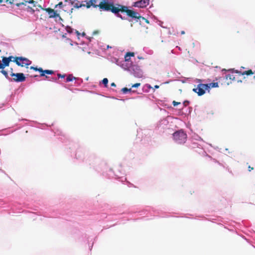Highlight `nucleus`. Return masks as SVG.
Instances as JSON below:
<instances>
[{"label":"nucleus","instance_id":"obj_30","mask_svg":"<svg viewBox=\"0 0 255 255\" xmlns=\"http://www.w3.org/2000/svg\"><path fill=\"white\" fill-rule=\"evenodd\" d=\"M159 86L158 85H155L154 86V88L158 89L159 88Z\"/></svg>","mask_w":255,"mask_h":255},{"label":"nucleus","instance_id":"obj_7","mask_svg":"<svg viewBox=\"0 0 255 255\" xmlns=\"http://www.w3.org/2000/svg\"><path fill=\"white\" fill-rule=\"evenodd\" d=\"M30 69H33L35 71H39L40 73V76H45L46 78H48V77L45 76V74L49 75L54 74V71L51 70H43L42 68H37L33 66L30 67Z\"/></svg>","mask_w":255,"mask_h":255},{"label":"nucleus","instance_id":"obj_27","mask_svg":"<svg viewBox=\"0 0 255 255\" xmlns=\"http://www.w3.org/2000/svg\"><path fill=\"white\" fill-rule=\"evenodd\" d=\"M254 169V168L253 167H251L250 165L248 166V170L249 171H251L252 170Z\"/></svg>","mask_w":255,"mask_h":255},{"label":"nucleus","instance_id":"obj_4","mask_svg":"<svg viewBox=\"0 0 255 255\" xmlns=\"http://www.w3.org/2000/svg\"><path fill=\"white\" fill-rule=\"evenodd\" d=\"M174 140L179 144L185 142L187 138V134L183 130H178L173 134Z\"/></svg>","mask_w":255,"mask_h":255},{"label":"nucleus","instance_id":"obj_15","mask_svg":"<svg viewBox=\"0 0 255 255\" xmlns=\"http://www.w3.org/2000/svg\"><path fill=\"white\" fill-rule=\"evenodd\" d=\"M134 56V53L133 52H127L125 56V60L126 61H129L130 58H128V57H131V56Z\"/></svg>","mask_w":255,"mask_h":255},{"label":"nucleus","instance_id":"obj_38","mask_svg":"<svg viewBox=\"0 0 255 255\" xmlns=\"http://www.w3.org/2000/svg\"><path fill=\"white\" fill-rule=\"evenodd\" d=\"M1 51V50H0V52Z\"/></svg>","mask_w":255,"mask_h":255},{"label":"nucleus","instance_id":"obj_32","mask_svg":"<svg viewBox=\"0 0 255 255\" xmlns=\"http://www.w3.org/2000/svg\"><path fill=\"white\" fill-rule=\"evenodd\" d=\"M142 75V73H141V71H139V75L138 76H141Z\"/></svg>","mask_w":255,"mask_h":255},{"label":"nucleus","instance_id":"obj_29","mask_svg":"<svg viewBox=\"0 0 255 255\" xmlns=\"http://www.w3.org/2000/svg\"><path fill=\"white\" fill-rule=\"evenodd\" d=\"M111 86L112 87H116V84L115 83L113 82V83H111Z\"/></svg>","mask_w":255,"mask_h":255},{"label":"nucleus","instance_id":"obj_19","mask_svg":"<svg viewBox=\"0 0 255 255\" xmlns=\"http://www.w3.org/2000/svg\"><path fill=\"white\" fill-rule=\"evenodd\" d=\"M103 84L105 85L106 87H107L108 83V80L107 78H104L102 80Z\"/></svg>","mask_w":255,"mask_h":255},{"label":"nucleus","instance_id":"obj_9","mask_svg":"<svg viewBox=\"0 0 255 255\" xmlns=\"http://www.w3.org/2000/svg\"><path fill=\"white\" fill-rule=\"evenodd\" d=\"M49 14V18H60V14L57 12V10H55L51 8H46L44 9Z\"/></svg>","mask_w":255,"mask_h":255},{"label":"nucleus","instance_id":"obj_25","mask_svg":"<svg viewBox=\"0 0 255 255\" xmlns=\"http://www.w3.org/2000/svg\"><path fill=\"white\" fill-rule=\"evenodd\" d=\"M180 102H176L175 101H174L173 102H172V104L174 106H176L177 105H178L179 104H180Z\"/></svg>","mask_w":255,"mask_h":255},{"label":"nucleus","instance_id":"obj_1","mask_svg":"<svg viewBox=\"0 0 255 255\" xmlns=\"http://www.w3.org/2000/svg\"><path fill=\"white\" fill-rule=\"evenodd\" d=\"M120 5L119 4H117L115 5L113 2H111L109 0H99L98 7L101 10L111 11L117 14V16L124 19L122 15L119 14Z\"/></svg>","mask_w":255,"mask_h":255},{"label":"nucleus","instance_id":"obj_5","mask_svg":"<svg viewBox=\"0 0 255 255\" xmlns=\"http://www.w3.org/2000/svg\"><path fill=\"white\" fill-rule=\"evenodd\" d=\"M13 62L19 66L26 67V68H28V66L31 64L30 60L23 57H15Z\"/></svg>","mask_w":255,"mask_h":255},{"label":"nucleus","instance_id":"obj_16","mask_svg":"<svg viewBox=\"0 0 255 255\" xmlns=\"http://www.w3.org/2000/svg\"><path fill=\"white\" fill-rule=\"evenodd\" d=\"M76 78L74 77L72 74L69 75L66 78V82H69L73 81Z\"/></svg>","mask_w":255,"mask_h":255},{"label":"nucleus","instance_id":"obj_10","mask_svg":"<svg viewBox=\"0 0 255 255\" xmlns=\"http://www.w3.org/2000/svg\"><path fill=\"white\" fill-rule=\"evenodd\" d=\"M65 2V3H71L72 5H73L74 7L77 8L85 6L84 4L80 3L78 0H69V1L66 0Z\"/></svg>","mask_w":255,"mask_h":255},{"label":"nucleus","instance_id":"obj_21","mask_svg":"<svg viewBox=\"0 0 255 255\" xmlns=\"http://www.w3.org/2000/svg\"><path fill=\"white\" fill-rule=\"evenodd\" d=\"M63 6H64V4H63V2H60L57 4L55 5V7L56 8V7L58 6V7H59L60 8H62V7H63Z\"/></svg>","mask_w":255,"mask_h":255},{"label":"nucleus","instance_id":"obj_17","mask_svg":"<svg viewBox=\"0 0 255 255\" xmlns=\"http://www.w3.org/2000/svg\"><path fill=\"white\" fill-rule=\"evenodd\" d=\"M26 3H35V1L33 0H30L29 1L28 0H25V2H21V3H17L16 4V5L19 6L21 4H23V5H26Z\"/></svg>","mask_w":255,"mask_h":255},{"label":"nucleus","instance_id":"obj_18","mask_svg":"<svg viewBox=\"0 0 255 255\" xmlns=\"http://www.w3.org/2000/svg\"><path fill=\"white\" fill-rule=\"evenodd\" d=\"M209 86V89L210 88H216L218 87V83L217 82H212L210 84H208Z\"/></svg>","mask_w":255,"mask_h":255},{"label":"nucleus","instance_id":"obj_28","mask_svg":"<svg viewBox=\"0 0 255 255\" xmlns=\"http://www.w3.org/2000/svg\"><path fill=\"white\" fill-rule=\"evenodd\" d=\"M188 103H189V102H188V101H185V102L183 103V104H184V105H185V106H186Z\"/></svg>","mask_w":255,"mask_h":255},{"label":"nucleus","instance_id":"obj_33","mask_svg":"<svg viewBox=\"0 0 255 255\" xmlns=\"http://www.w3.org/2000/svg\"><path fill=\"white\" fill-rule=\"evenodd\" d=\"M138 58L139 59H143V58L141 57H139L138 56Z\"/></svg>","mask_w":255,"mask_h":255},{"label":"nucleus","instance_id":"obj_34","mask_svg":"<svg viewBox=\"0 0 255 255\" xmlns=\"http://www.w3.org/2000/svg\"><path fill=\"white\" fill-rule=\"evenodd\" d=\"M185 33V32L184 31H181V34H184Z\"/></svg>","mask_w":255,"mask_h":255},{"label":"nucleus","instance_id":"obj_22","mask_svg":"<svg viewBox=\"0 0 255 255\" xmlns=\"http://www.w3.org/2000/svg\"><path fill=\"white\" fill-rule=\"evenodd\" d=\"M140 85V83H135L131 86L132 88H137Z\"/></svg>","mask_w":255,"mask_h":255},{"label":"nucleus","instance_id":"obj_2","mask_svg":"<svg viewBox=\"0 0 255 255\" xmlns=\"http://www.w3.org/2000/svg\"><path fill=\"white\" fill-rule=\"evenodd\" d=\"M14 58L12 56H10L8 57L2 56L1 57L2 61L0 60V69H1L0 71L1 73H2L6 78H8V75L7 71L4 70V68L5 67H7L9 65V63L11 61L13 62Z\"/></svg>","mask_w":255,"mask_h":255},{"label":"nucleus","instance_id":"obj_35","mask_svg":"<svg viewBox=\"0 0 255 255\" xmlns=\"http://www.w3.org/2000/svg\"><path fill=\"white\" fill-rule=\"evenodd\" d=\"M73 9V8H71V12H72V10Z\"/></svg>","mask_w":255,"mask_h":255},{"label":"nucleus","instance_id":"obj_20","mask_svg":"<svg viewBox=\"0 0 255 255\" xmlns=\"http://www.w3.org/2000/svg\"><path fill=\"white\" fill-rule=\"evenodd\" d=\"M130 91H131V89H128V88H126V87H125V88H123L122 89V91L124 93H125V94L127 93V92H130Z\"/></svg>","mask_w":255,"mask_h":255},{"label":"nucleus","instance_id":"obj_31","mask_svg":"<svg viewBox=\"0 0 255 255\" xmlns=\"http://www.w3.org/2000/svg\"><path fill=\"white\" fill-rule=\"evenodd\" d=\"M98 33H99L98 31H95L93 32L94 34H98Z\"/></svg>","mask_w":255,"mask_h":255},{"label":"nucleus","instance_id":"obj_26","mask_svg":"<svg viewBox=\"0 0 255 255\" xmlns=\"http://www.w3.org/2000/svg\"><path fill=\"white\" fill-rule=\"evenodd\" d=\"M5 2L6 3H10V4H12L13 3V0H12L11 1L10 0H5Z\"/></svg>","mask_w":255,"mask_h":255},{"label":"nucleus","instance_id":"obj_11","mask_svg":"<svg viewBox=\"0 0 255 255\" xmlns=\"http://www.w3.org/2000/svg\"><path fill=\"white\" fill-rule=\"evenodd\" d=\"M149 4V0H140L134 3L135 7L143 8L146 7Z\"/></svg>","mask_w":255,"mask_h":255},{"label":"nucleus","instance_id":"obj_36","mask_svg":"<svg viewBox=\"0 0 255 255\" xmlns=\"http://www.w3.org/2000/svg\"><path fill=\"white\" fill-rule=\"evenodd\" d=\"M53 80H54V81H56V79H53Z\"/></svg>","mask_w":255,"mask_h":255},{"label":"nucleus","instance_id":"obj_14","mask_svg":"<svg viewBox=\"0 0 255 255\" xmlns=\"http://www.w3.org/2000/svg\"><path fill=\"white\" fill-rule=\"evenodd\" d=\"M242 74L247 75H254L253 82L255 84V70L253 71L251 69H249L248 70L245 71Z\"/></svg>","mask_w":255,"mask_h":255},{"label":"nucleus","instance_id":"obj_13","mask_svg":"<svg viewBox=\"0 0 255 255\" xmlns=\"http://www.w3.org/2000/svg\"><path fill=\"white\" fill-rule=\"evenodd\" d=\"M227 85L231 83L232 81L235 80V77L233 74H227L225 78Z\"/></svg>","mask_w":255,"mask_h":255},{"label":"nucleus","instance_id":"obj_8","mask_svg":"<svg viewBox=\"0 0 255 255\" xmlns=\"http://www.w3.org/2000/svg\"><path fill=\"white\" fill-rule=\"evenodd\" d=\"M10 76L12 77H14L12 78V80L16 82H23L25 80V77L23 73H14L11 72L10 74Z\"/></svg>","mask_w":255,"mask_h":255},{"label":"nucleus","instance_id":"obj_6","mask_svg":"<svg viewBox=\"0 0 255 255\" xmlns=\"http://www.w3.org/2000/svg\"><path fill=\"white\" fill-rule=\"evenodd\" d=\"M208 84H200L198 85L196 88L193 89V91L197 93L199 96H202L205 93L206 90L209 89Z\"/></svg>","mask_w":255,"mask_h":255},{"label":"nucleus","instance_id":"obj_12","mask_svg":"<svg viewBox=\"0 0 255 255\" xmlns=\"http://www.w3.org/2000/svg\"><path fill=\"white\" fill-rule=\"evenodd\" d=\"M99 0H88L86 2V7L90 8L91 6L97 8L98 7Z\"/></svg>","mask_w":255,"mask_h":255},{"label":"nucleus","instance_id":"obj_3","mask_svg":"<svg viewBox=\"0 0 255 255\" xmlns=\"http://www.w3.org/2000/svg\"><path fill=\"white\" fill-rule=\"evenodd\" d=\"M119 12H125L127 15L132 18L145 19L144 17H141L139 14L134 10L128 9V7L125 5H121L119 7Z\"/></svg>","mask_w":255,"mask_h":255},{"label":"nucleus","instance_id":"obj_24","mask_svg":"<svg viewBox=\"0 0 255 255\" xmlns=\"http://www.w3.org/2000/svg\"><path fill=\"white\" fill-rule=\"evenodd\" d=\"M57 76L58 77V78H64L65 77V75H62L60 73H58L57 74Z\"/></svg>","mask_w":255,"mask_h":255},{"label":"nucleus","instance_id":"obj_23","mask_svg":"<svg viewBox=\"0 0 255 255\" xmlns=\"http://www.w3.org/2000/svg\"><path fill=\"white\" fill-rule=\"evenodd\" d=\"M234 71L236 73L239 74V75H243L242 74V73H244V71H243V72L239 71V70H234Z\"/></svg>","mask_w":255,"mask_h":255},{"label":"nucleus","instance_id":"obj_37","mask_svg":"<svg viewBox=\"0 0 255 255\" xmlns=\"http://www.w3.org/2000/svg\"><path fill=\"white\" fill-rule=\"evenodd\" d=\"M2 1V0H0V3H1Z\"/></svg>","mask_w":255,"mask_h":255}]
</instances>
